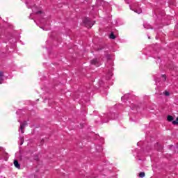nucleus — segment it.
<instances>
[{
	"label": "nucleus",
	"instance_id": "obj_1",
	"mask_svg": "<svg viewBox=\"0 0 178 178\" xmlns=\"http://www.w3.org/2000/svg\"><path fill=\"white\" fill-rule=\"evenodd\" d=\"M26 3L29 9H32L33 13H36L37 15H38V13H42L41 10H37V7L34 6L33 0H26Z\"/></svg>",
	"mask_w": 178,
	"mask_h": 178
},
{
	"label": "nucleus",
	"instance_id": "obj_2",
	"mask_svg": "<svg viewBox=\"0 0 178 178\" xmlns=\"http://www.w3.org/2000/svg\"><path fill=\"white\" fill-rule=\"evenodd\" d=\"M3 150V147H0V152H2ZM0 159H4V161H8V153L4 152L3 154H0Z\"/></svg>",
	"mask_w": 178,
	"mask_h": 178
},
{
	"label": "nucleus",
	"instance_id": "obj_3",
	"mask_svg": "<svg viewBox=\"0 0 178 178\" xmlns=\"http://www.w3.org/2000/svg\"><path fill=\"white\" fill-rule=\"evenodd\" d=\"M134 7V8L133 9V10H134L136 13H138V15H140V13H142L143 10H141V8L138 4H135Z\"/></svg>",
	"mask_w": 178,
	"mask_h": 178
},
{
	"label": "nucleus",
	"instance_id": "obj_4",
	"mask_svg": "<svg viewBox=\"0 0 178 178\" xmlns=\"http://www.w3.org/2000/svg\"><path fill=\"white\" fill-rule=\"evenodd\" d=\"M84 24L86 26V27H88V29H91V27H92V25H91V22H90V19L86 18L84 21H83Z\"/></svg>",
	"mask_w": 178,
	"mask_h": 178
},
{
	"label": "nucleus",
	"instance_id": "obj_5",
	"mask_svg": "<svg viewBox=\"0 0 178 178\" xmlns=\"http://www.w3.org/2000/svg\"><path fill=\"white\" fill-rule=\"evenodd\" d=\"M27 126V122H24V123L21 124L20 127H19V131L23 134L24 133V131H23V129Z\"/></svg>",
	"mask_w": 178,
	"mask_h": 178
},
{
	"label": "nucleus",
	"instance_id": "obj_6",
	"mask_svg": "<svg viewBox=\"0 0 178 178\" xmlns=\"http://www.w3.org/2000/svg\"><path fill=\"white\" fill-rule=\"evenodd\" d=\"M91 65H95V66H99V61L98 60V59L95 58L91 60Z\"/></svg>",
	"mask_w": 178,
	"mask_h": 178
},
{
	"label": "nucleus",
	"instance_id": "obj_7",
	"mask_svg": "<svg viewBox=\"0 0 178 178\" xmlns=\"http://www.w3.org/2000/svg\"><path fill=\"white\" fill-rule=\"evenodd\" d=\"M14 165L15 166V168H17V169H20V164L19 163V161H17V160L14 161Z\"/></svg>",
	"mask_w": 178,
	"mask_h": 178
},
{
	"label": "nucleus",
	"instance_id": "obj_8",
	"mask_svg": "<svg viewBox=\"0 0 178 178\" xmlns=\"http://www.w3.org/2000/svg\"><path fill=\"white\" fill-rule=\"evenodd\" d=\"M3 72L0 71V84H2V82L3 81Z\"/></svg>",
	"mask_w": 178,
	"mask_h": 178
},
{
	"label": "nucleus",
	"instance_id": "obj_9",
	"mask_svg": "<svg viewBox=\"0 0 178 178\" xmlns=\"http://www.w3.org/2000/svg\"><path fill=\"white\" fill-rule=\"evenodd\" d=\"M19 140L21 142L20 145H23V143H24V138H23V136H19Z\"/></svg>",
	"mask_w": 178,
	"mask_h": 178
},
{
	"label": "nucleus",
	"instance_id": "obj_10",
	"mask_svg": "<svg viewBox=\"0 0 178 178\" xmlns=\"http://www.w3.org/2000/svg\"><path fill=\"white\" fill-rule=\"evenodd\" d=\"M167 120H168V122H172L173 117H172V115H168Z\"/></svg>",
	"mask_w": 178,
	"mask_h": 178
},
{
	"label": "nucleus",
	"instance_id": "obj_11",
	"mask_svg": "<svg viewBox=\"0 0 178 178\" xmlns=\"http://www.w3.org/2000/svg\"><path fill=\"white\" fill-rule=\"evenodd\" d=\"M145 176V172H141L139 174V177H144Z\"/></svg>",
	"mask_w": 178,
	"mask_h": 178
},
{
	"label": "nucleus",
	"instance_id": "obj_12",
	"mask_svg": "<svg viewBox=\"0 0 178 178\" xmlns=\"http://www.w3.org/2000/svg\"><path fill=\"white\" fill-rule=\"evenodd\" d=\"M110 38L111 40H115V38H116V37L115 36V35L113 33H111Z\"/></svg>",
	"mask_w": 178,
	"mask_h": 178
},
{
	"label": "nucleus",
	"instance_id": "obj_13",
	"mask_svg": "<svg viewBox=\"0 0 178 178\" xmlns=\"http://www.w3.org/2000/svg\"><path fill=\"white\" fill-rule=\"evenodd\" d=\"M172 124H178V117L177 118V119L174 121H172Z\"/></svg>",
	"mask_w": 178,
	"mask_h": 178
},
{
	"label": "nucleus",
	"instance_id": "obj_14",
	"mask_svg": "<svg viewBox=\"0 0 178 178\" xmlns=\"http://www.w3.org/2000/svg\"><path fill=\"white\" fill-rule=\"evenodd\" d=\"M163 94H164V95H165V97H169V95H170V93L168 91L164 92Z\"/></svg>",
	"mask_w": 178,
	"mask_h": 178
},
{
	"label": "nucleus",
	"instance_id": "obj_15",
	"mask_svg": "<svg viewBox=\"0 0 178 178\" xmlns=\"http://www.w3.org/2000/svg\"><path fill=\"white\" fill-rule=\"evenodd\" d=\"M163 81H165L166 80V76L162 75Z\"/></svg>",
	"mask_w": 178,
	"mask_h": 178
},
{
	"label": "nucleus",
	"instance_id": "obj_16",
	"mask_svg": "<svg viewBox=\"0 0 178 178\" xmlns=\"http://www.w3.org/2000/svg\"><path fill=\"white\" fill-rule=\"evenodd\" d=\"M104 118H109V115L106 114V115H104Z\"/></svg>",
	"mask_w": 178,
	"mask_h": 178
},
{
	"label": "nucleus",
	"instance_id": "obj_17",
	"mask_svg": "<svg viewBox=\"0 0 178 178\" xmlns=\"http://www.w3.org/2000/svg\"><path fill=\"white\" fill-rule=\"evenodd\" d=\"M106 122H108V120H106V121H104V123H106Z\"/></svg>",
	"mask_w": 178,
	"mask_h": 178
},
{
	"label": "nucleus",
	"instance_id": "obj_18",
	"mask_svg": "<svg viewBox=\"0 0 178 178\" xmlns=\"http://www.w3.org/2000/svg\"><path fill=\"white\" fill-rule=\"evenodd\" d=\"M30 16H33V14H31Z\"/></svg>",
	"mask_w": 178,
	"mask_h": 178
},
{
	"label": "nucleus",
	"instance_id": "obj_19",
	"mask_svg": "<svg viewBox=\"0 0 178 178\" xmlns=\"http://www.w3.org/2000/svg\"><path fill=\"white\" fill-rule=\"evenodd\" d=\"M40 23H42V21H40Z\"/></svg>",
	"mask_w": 178,
	"mask_h": 178
},
{
	"label": "nucleus",
	"instance_id": "obj_20",
	"mask_svg": "<svg viewBox=\"0 0 178 178\" xmlns=\"http://www.w3.org/2000/svg\"><path fill=\"white\" fill-rule=\"evenodd\" d=\"M43 30H46V31H47V30H48V29H43Z\"/></svg>",
	"mask_w": 178,
	"mask_h": 178
},
{
	"label": "nucleus",
	"instance_id": "obj_21",
	"mask_svg": "<svg viewBox=\"0 0 178 178\" xmlns=\"http://www.w3.org/2000/svg\"><path fill=\"white\" fill-rule=\"evenodd\" d=\"M115 115V114H112V116Z\"/></svg>",
	"mask_w": 178,
	"mask_h": 178
}]
</instances>
